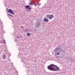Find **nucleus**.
Segmentation results:
<instances>
[{"mask_svg": "<svg viewBox=\"0 0 75 75\" xmlns=\"http://www.w3.org/2000/svg\"><path fill=\"white\" fill-rule=\"evenodd\" d=\"M70 61H71V62H73L72 61H74V60H73V59H71L70 60Z\"/></svg>", "mask_w": 75, "mask_h": 75, "instance_id": "nucleus-16", "label": "nucleus"}, {"mask_svg": "<svg viewBox=\"0 0 75 75\" xmlns=\"http://www.w3.org/2000/svg\"><path fill=\"white\" fill-rule=\"evenodd\" d=\"M6 11H8V8H6Z\"/></svg>", "mask_w": 75, "mask_h": 75, "instance_id": "nucleus-21", "label": "nucleus"}, {"mask_svg": "<svg viewBox=\"0 0 75 75\" xmlns=\"http://www.w3.org/2000/svg\"><path fill=\"white\" fill-rule=\"evenodd\" d=\"M21 28H23V26H21Z\"/></svg>", "mask_w": 75, "mask_h": 75, "instance_id": "nucleus-22", "label": "nucleus"}, {"mask_svg": "<svg viewBox=\"0 0 75 75\" xmlns=\"http://www.w3.org/2000/svg\"><path fill=\"white\" fill-rule=\"evenodd\" d=\"M15 41L16 42H18V40H17V39H15Z\"/></svg>", "mask_w": 75, "mask_h": 75, "instance_id": "nucleus-15", "label": "nucleus"}, {"mask_svg": "<svg viewBox=\"0 0 75 75\" xmlns=\"http://www.w3.org/2000/svg\"><path fill=\"white\" fill-rule=\"evenodd\" d=\"M53 18H54V15H50L49 19L51 20V19H52Z\"/></svg>", "mask_w": 75, "mask_h": 75, "instance_id": "nucleus-7", "label": "nucleus"}, {"mask_svg": "<svg viewBox=\"0 0 75 75\" xmlns=\"http://www.w3.org/2000/svg\"><path fill=\"white\" fill-rule=\"evenodd\" d=\"M25 8L26 9H28V10H31V8L30 7V6H26Z\"/></svg>", "mask_w": 75, "mask_h": 75, "instance_id": "nucleus-6", "label": "nucleus"}, {"mask_svg": "<svg viewBox=\"0 0 75 75\" xmlns=\"http://www.w3.org/2000/svg\"><path fill=\"white\" fill-rule=\"evenodd\" d=\"M33 4V2L32 1H31L30 2V5H32Z\"/></svg>", "mask_w": 75, "mask_h": 75, "instance_id": "nucleus-12", "label": "nucleus"}, {"mask_svg": "<svg viewBox=\"0 0 75 75\" xmlns=\"http://www.w3.org/2000/svg\"><path fill=\"white\" fill-rule=\"evenodd\" d=\"M21 38H23L22 37H23V36H22V35H21Z\"/></svg>", "mask_w": 75, "mask_h": 75, "instance_id": "nucleus-18", "label": "nucleus"}, {"mask_svg": "<svg viewBox=\"0 0 75 75\" xmlns=\"http://www.w3.org/2000/svg\"><path fill=\"white\" fill-rule=\"evenodd\" d=\"M47 69L52 71H59L60 70L59 68L56 65L51 64L47 66Z\"/></svg>", "mask_w": 75, "mask_h": 75, "instance_id": "nucleus-1", "label": "nucleus"}, {"mask_svg": "<svg viewBox=\"0 0 75 75\" xmlns=\"http://www.w3.org/2000/svg\"><path fill=\"white\" fill-rule=\"evenodd\" d=\"M35 26L36 27H40V22H36L35 24Z\"/></svg>", "mask_w": 75, "mask_h": 75, "instance_id": "nucleus-4", "label": "nucleus"}, {"mask_svg": "<svg viewBox=\"0 0 75 75\" xmlns=\"http://www.w3.org/2000/svg\"><path fill=\"white\" fill-rule=\"evenodd\" d=\"M3 59H6V55L3 54L2 56Z\"/></svg>", "mask_w": 75, "mask_h": 75, "instance_id": "nucleus-10", "label": "nucleus"}, {"mask_svg": "<svg viewBox=\"0 0 75 75\" xmlns=\"http://www.w3.org/2000/svg\"><path fill=\"white\" fill-rule=\"evenodd\" d=\"M29 30H28V28H26L25 29L24 31L25 32L27 33V32H28V31Z\"/></svg>", "mask_w": 75, "mask_h": 75, "instance_id": "nucleus-9", "label": "nucleus"}, {"mask_svg": "<svg viewBox=\"0 0 75 75\" xmlns=\"http://www.w3.org/2000/svg\"><path fill=\"white\" fill-rule=\"evenodd\" d=\"M34 5L35 6H37V4H34Z\"/></svg>", "mask_w": 75, "mask_h": 75, "instance_id": "nucleus-19", "label": "nucleus"}, {"mask_svg": "<svg viewBox=\"0 0 75 75\" xmlns=\"http://www.w3.org/2000/svg\"><path fill=\"white\" fill-rule=\"evenodd\" d=\"M8 13H9L11 14H12V15L14 14V12L11 9H8Z\"/></svg>", "mask_w": 75, "mask_h": 75, "instance_id": "nucleus-3", "label": "nucleus"}, {"mask_svg": "<svg viewBox=\"0 0 75 75\" xmlns=\"http://www.w3.org/2000/svg\"><path fill=\"white\" fill-rule=\"evenodd\" d=\"M21 59H23V58H21Z\"/></svg>", "mask_w": 75, "mask_h": 75, "instance_id": "nucleus-23", "label": "nucleus"}, {"mask_svg": "<svg viewBox=\"0 0 75 75\" xmlns=\"http://www.w3.org/2000/svg\"><path fill=\"white\" fill-rule=\"evenodd\" d=\"M27 35H28V36H30V33H27Z\"/></svg>", "mask_w": 75, "mask_h": 75, "instance_id": "nucleus-13", "label": "nucleus"}, {"mask_svg": "<svg viewBox=\"0 0 75 75\" xmlns=\"http://www.w3.org/2000/svg\"><path fill=\"white\" fill-rule=\"evenodd\" d=\"M1 43H2V44H6V40L4 39L2 40V41L1 42Z\"/></svg>", "mask_w": 75, "mask_h": 75, "instance_id": "nucleus-8", "label": "nucleus"}, {"mask_svg": "<svg viewBox=\"0 0 75 75\" xmlns=\"http://www.w3.org/2000/svg\"><path fill=\"white\" fill-rule=\"evenodd\" d=\"M8 15L9 16H11L12 17H13V16L11 15H10V14H8Z\"/></svg>", "mask_w": 75, "mask_h": 75, "instance_id": "nucleus-17", "label": "nucleus"}, {"mask_svg": "<svg viewBox=\"0 0 75 75\" xmlns=\"http://www.w3.org/2000/svg\"><path fill=\"white\" fill-rule=\"evenodd\" d=\"M17 38H20V37H19V36H17Z\"/></svg>", "mask_w": 75, "mask_h": 75, "instance_id": "nucleus-20", "label": "nucleus"}, {"mask_svg": "<svg viewBox=\"0 0 75 75\" xmlns=\"http://www.w3.org/2000/svg\"><path fill=\"white\" fill-rule=\"evenodd\" d=\"M50 15H46V17H47V18H50Z\"/></svg>", "mask_w": 75, "mask_h": 75, "instance_id": "nucleus-11", "label": "nucleus"}, {"mask_svg": "<svg viewBox=\"0 0 75 75\" xmlns=\"http://www.w3.org/2000/svg\"><path fill=\"white\" fill-rule=\"evenodd\" d=\"M62 46L61 45L58 46L57 47V48H55L54 50V51L55 52L57 53V55H62L63 53V50L62 49V48H60L62 47Z\"/></svg>", "mask_w": 75, "mask_h": 75, "instance_id": "nucleus-2", "label": "nucleus"}, {"mask_svg": "<svg viewBox=\"0 0 75 75\" xmlns=\"http://www.w3.org/2000/svg\"><path fill=\"white\" fill-rule=\"evenodd\" d=\"M43 21H45V22H46V23H48V22L49 21V20L46 18H45L43 19Z\"/></svg>", "mask_w": 75, "mask_h": 75, "instance_id": "nucleus-5", "label": "nucleus"}, {"mask_svg": "<svg viewBox=\"0 0 75 75\" xmlns=\"http://www.w3.org/2000/svg\"><path fill=\"white\" fill-rule=\"evenodd\" d=\"M29 32H32V31H33V30H32V29H29Z\"/></svg>", "mask_w": 75, "mask_h": 75, "instance_id": "nucleus-14", "label": "nucleus"}]
</instances>
